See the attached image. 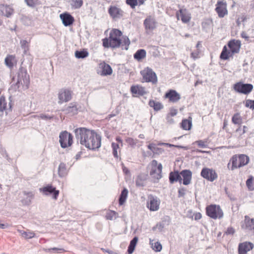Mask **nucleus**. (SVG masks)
<instances>
[{"label":"nucleus","instance_id":"obj_1","mask_svg":"<svg viewBox=\"0 0 254 254\" xmlns=\"http://www.w3.org/2000/svg\"><path fill=\"white\" fill-rule=\"evenodd\" d=\"M77 141L86 148L95 150L101 146V136L94 130L85 127H79L74 130Z\"/></svg>","mask_w":254,"mask_h":254},{"label":"nucleus","instance_id":"obj_2","mask_svg":"<svg viewBox=\"0 0 254 254\" xmlns=\"http://www.w3.org/2000/svg\"><path fill=\"white\" fill-rule=\"evenodd\" d=\"M241 42L239 40L232 39L228 41L227 47L224 46L220 55L221 60L226 61L232 58L234 55L239 53L241 48Z\"/></svg>","mask_w":254,"mask_h":254},{"label":"nucleus","instance_id":"obj_3","mask_svg":"<svg viewBox=\"0 0 254 254\" xmlns=\"http://www.w3.org/2000/svg\"><path fill=\"white\" fill-rule=\"evenodd\" d=\"M122 34L121 31L117 29H112V48L125 46V49H128L130 40L127 36H124Z\"/></svg>","mask_w":254,"mask_h":254},{"label":"nucleus","instance_id":"obj_4","mask_svg":"<svg viewBox=\"0 0 254 254\" xmlns=\"http://www.w3.org/2000/svg\"><path fill=\"white\" fill-rule=\"evenodd\" d=\"M249 162V158L248 156L244 154L235 155L230 159L228 168L234 170L246 165Z\"/></svg>","mask_w":254,"mask_h":254},{"label":"nucleus","instance_id":"obj_5","mask_svg":"<svg viewBox=\"0 0 254 254\" xmlns=\"http://www.w3.org/2000/svg\"><path fill=\"white\" fill-rule=\"evenodd\" d=\"M13 80H16V85L19 88L21 85L28 88L29 84V77L26 70L21 67L19 68L17 76L13 77Z\"/></svg>","mask_w":254,"mask_h":254},{"label":"nucleus","instance_id":"obj_6","mask_svg":"<svg viewBox=\"0 0 254 254\" xmlns=\"http://www.w3.org/2000/svg\"><path fill=\"white\" fill-rule=\"evenodd\" d=\"M206 214L213 219H221L224 214L222 209L219 205L210 204L206 207Z\"/></svg>","mask_w":254,"mask_h":254},{"label":"nucleus","instance_id":"obj_7","mask_svg":"<svg viewBox=\"0 0 254 254\" xmlns=\"http://www.w3.org/2000/svg\"><path fill=\"white\" fill-rule=\"evenodd\" d=\"M233 88L238 93L248 95L253 91L254 86L250 83H244L242 81H239L233 85Z\"/></svg>","mask_w":254,"mask_h":254},{"label":"nucleus","instance_id":"obj_8","mask_svg":"<svg viewBox=\"0 0 254 254\" xmlns=\"http://www.w3.org/2000/svg\"><path fill=\"white\" fill-rule=\"evenodd\" d=\"M142 79L146 82H151L156 84L157 82V77L152 69L148 67L144 68L140 71Z\"/></svg>","mask_w":254,"mask_h":254},{"label":"nucleus","instance_id":"obj_9","mask_svg":"<svg viewBox=\"0 0 254 254\" xmlns=\"http://www.w3.org/2000/svg\"><path fill=\"white\" fill-rule=\"evenodd\" d=\"M58 103L62 104L71 100L72 97V91L68 88L61 89L58 94Z\"/></svg>","mask_w":254,"mask_h":254},{"label":"nucleus","instance_id":"obj_10","mask_svg":"<svg viewBox=\"0 0 254 254\" xmlns=\"http://www.w3.org/2000/svg\"><path fill=\"white\" fill-rule=\"evenodd\" d=\"M176 17L178 20H181L183 23H190L191 19V13L184 7L180 8L176 12Z\"/></svg>","mask_w":254,"mask_h":254},{"label":"nucleus","instance_id":"obj_11","mask_svg":"<svg viewBox=\"0 0 254 254\" xmlns=\"http://www.w3.org/2000/svg\"><path fill=\"white\" fill-rule=\"evenodd\" d=\"M200 175L202 178L210 182H213L218 178L217 173L214 169L207 167L202 168Z\"/></svg>","mask_w":254,"mask_h":254},{"label":"nucleus","instance_id":"obj_12","mask_svg":"<svg viewBox=\"0 0 254 254\" xmlns=\"http://www.w3.org/2000/svg\"><path fill=\"white\" fill-rule=\"evenodd\" d=\"M153 168L150 172V175L156 181H158L162 178V166L161 164H158L157 161L153 160L151 163ZM155 182V181H154Z\"/></svg>","mask_w":254,"mask_h":254},{"label":"nucleus","instance_id":"obj_13","mask_svg":"<svg viewBox=\"0 0 254 254\" xmlns=\"http://www.w3.org/2000/svg\"><path fill=\"white\" fill-rule=\"evenodd\" d=\"M60 143L62 148H65L70 146L72 143L73 136L66 131L62 132L60 134Z\"/></svg>","mask_w":254,"mask_h":254},{"label":"nucleus","instance_id":"obj_14","mask_svg":"<svg viewBox=\"0 0 254 254\" xmlns=\"http://www.w3.org/2000/svg\"><path fill=\"white\" fill-rule=\"evenodd\" d=\"M143 25L146 32L154 30L157 26V22L155 18L151 16H148L143 21Z\"/></svg>","mask_w":254,"mask_h":254},{"label":"nucleus","instance_id":"obj_15","mask_svg":"<svg viewBox=\"0 0 254 254\" xmlns=\"http://www.w3.org/2000/svg\"><path fill=\"white\" fill-rule=\"evenodd\" d=\"M40 191L42 192L45 195L53 194L52 198L57 200L59 194V190H57L55 187L52 185H48L39 189Z\"/></svg>","mask_w":254,"mask_h":254},{"label":"nucleus","instance_id":"obj_16","mask_svg":"<svg viewBox=\"0 0 254 254\" xmlns=\"http://www.w3.org/2000/svg\"><path fill=\"white\" fill-rule=\"evenodd\" d=\"M160 200L157 197H154L152 195L148 196L147 201V207L152 211H157L159 209Z\"/></svg>","mask_w":254,"mask_h":254},{"label":"nucleus","instance_id":"obj_17","mask_svg":"<svg viewBox=\"0 0 254 254\" xmlns=\"http://www.w3.org/2000/svg\"><path fill=\"white\" fill-rule=\"evenodd\" d=\"M215 10L220 18H223L228 14L227 3L223 1H217Z\"/></svg>","mask_w":254,"mask_h":254},{"label":"nucleus","instance_id":"obj_18","mask_svg":"<svg viewBox=\"0 0 254 254\" xmlns=\"http://www.w3.org/2000/svg\"><path fill=\"white\" fill-rule=\"evenodd\" d=\"M164 98L168 99L170 102L176 103L180 100L181 95L175 90L170 89L166 92Z\"/></svg>","mask_w":254,"mask_h":254},{"label":"nucleus","instance_id":"obj_19","mask_svg":"<svg viewBox=\"0 0 254 254\" xmlns=\"http://www.w3.org/2000/svg\"><path fill=\"white\" fill-rule=\"evenodd\" d=\"M254 244L249 242L240 243L238 246L239 254H248L247 253L254 248Z\"/></svg>","mask_w":254,"mask_h":254},{"label":"nucleus","instance_id":"obj_20","mask_svg":"<svg viewBox=\"0 0 254 254\" xmlns=\"http://www.w3.org/2000/svg\"><path fill=\"white\" fill-rule=\"evenodd\" d=\"M60 17L65 26L71 25L74 21V17L68 12L61 14Z\"/></svg>","mask_w":254,"mask_h":254},{"label":"nucleus","instance_id":"obj_21","mask_svg":"<svg viewBox=\"0 0 254 254\" xmlns=\"http://www.w3.org/2000/svg\"><path fill=\"white\" fill-rule=\"evenodd\" d=\"M14 9L9 5L0 4V13L7 17H10L13 13Z\"/></svg>","mask_w":254,"mask_h":254},{"label":"nucleus","instance_id":"obj_22","mask_svg":"<svg viewBox=\"0 0 254 254\" xmlns=\"http://www.w3.org/2000/svg\"><path fill=\"white\" fill-rule=\"evenodd\" d=\"M11 97L9 98V102L7 105V102L5 97L3 96H1L0 97V112H3L4 111L6 112L7 110L10 111L11 110L12 100H11Z\"/></svg>","mask_w":254,"mask_h":254},{"label":"nucleus","instance_id":"obj_23","mask_svg":"<svg viewBox=\"0 0 254 254\" xmlns=\"http://www.w3.org/2000/svg\"><path fill=\"white\" fill-rule=\"evenodd\" d=\"M181 176L183 177V183L184 185H189L192 178V173L189 170H184L180 172Z\"/></svg>","mask_w":254,"mask_h":254},{"label":"nucleus","instance_id":"obj_24","mask_svg":"<svg viewBox=\"0 0 254 254\" xmlns=\"http://www.w3.org/2000/svg\"><path fill=\"white\" fill-rule=\"evenodd\" d=\"M130 91L131 93L136 96H143L146 94L145 88L140 85H132L130 87Z\"/></svg>","mask_w":254,"mask_h":254},{"label":"nucleus","instance_id":"obj_25","mask_svg":"<svg viewBox=\"0 0 254 254\" xmlns=\"http://www.w3.org/2000/svg\"><path fill=\"white\" fill-rule=\"evenodd\" d=\"M192 119L191 117L183 119L181 123V127L185 130H190L192 127Z\"/></svg>","mask_w":254,"mask_h":254},{"label":"nucleus","instance_id":"obj_26","mask_svg":"<svg viewBox=\"0 0 254 254\" xmlns=\"http://www.w3.org/2000/svg\"><path fill=\"white\" fill-rule=\"evenodd\" d=\"M149 106L153 109V110L158 112L163 109L164 108V105L163 104L159 101H157L153 99H150L148 102Z\"/></svg>","mask_w":254,"mask_h":254},{"label":"nucleus","instance_id":"obj_27","mask_svg":"<svg viewBox=\"0 0 254 254\" xmlns=\"http://www.w3.org/2000/svg\"><path fill=\"white\" fill-rule=\"evenodd\" d=\"M169 181L171 184L174 183L175 182L179 181L181 183L182 178L181 176L180 173L178 171L171 172L169 174Z\"/></svg>","mask_w":254,"mask_h":254},{"label":"nucleus","instance_id":"obj_28","mask_svg":"<svg viewBox=\"0 0 254 254\" xmlns=\"http://www.w3.org/2000/svg\"><path fill=\"white\" fill-rule=\"evenodd\" d=\"M99 68L102 70L100 73L101 75H107L111 74V67L105 63H101L99 64Z\"/></svg>","mask_w":254,"mask_h":254},{"label":"nucleus","instance_id":"obj_29","mask_svg":"<svg viewBox=\"0 0 254 254\" xmlns=\"http://www.w3.org/2000/svg\"><path fill=\"white\" fill-rule=\"evenodd\" d=\"M23 194L26 196V197L22 200V202L24 205H28L31 203L34 194L32 191H24Z\"/></svg>","mask_w":254,"mask_h":254},{"label":"nucleus","instance_id":"obj_30","mask_svg":"<svg viewBox=\"0 0 254 254\" xmlns=\"http://www.w3.org/2000/svg\"><path fill=\"white\" fill-rule=\"evenodd\" d=\"M66 114L74 115L77 113V108L76 103L73 102L69 104V106L64 110Z\"/></svg>","mask_w":254,"mask_h":254},{"label":"nucleus","instance_id":"obj_31","mask_svg":"<svg viewBox=\"0 0 254 254\" xmlns=\"http://www.w3.org/2000/svg\"><path fill=\"white\" fill-rule=\"evenodd\" d=\"M243 228L249 231L254 230V219H250L246 217L245 226Z\"/></svg>","mask_w":254,"mask_h":254},{"label":"nucleus","instance_id":"obj_32","mask_svg":"<svg viewBox=\"0 0 254 254\" xmlns=\"http://www.w3.org/2000/svg\"><path fill=\"white\" fill-rule=\"evenodd\" d=\"M147 147L154 154H159L162 153L164 151L163 149L159 147L158 145H156V144L153 143H150L147 146Z\"/></svg>","mask_w":254,"mask_h":254},{"label":"nucleus","instance_id":"obj_33","mask_svg":"<svg viewBox=\"0 0 254 254\" xmlns=\"http://www.w3.org/2000/svg\"><path fill=\"white\" fill-rule=\"evenodd\" d=\"M146 52L144 49L137 50L134 54V58L138 61H140L146 57Z\"/></svg>","mask_w":254,"mask_h":254},{"label":"nucleus","instance_id":"obj_34","mask_svg":"<svg viewBox=\"0 0 254 254\" xmlns=\"http://www.w3.org/2000/svg\"><path fill=\"white\" fill-rule=\"evenodd\" d=\"M147 175H138L135 180L136 185L138 187L144 186L147 179Z\"/></svg>","mask_w":254,"mask_h":254},{"label":"nucleus","instance_id":"obj_35","mask_svg":"<svg viewBox=\"0 0 254 254\" xmlns=\"http://www.w3.org/2000/svg\"><path fill=\"white\" fill-rule=\"evenodd\" d=\"M124 15V11L119 8L112 7V17L120 18Z\"/></svg>","mask_w":254,"mask_h":254},{"label":"nucleus","instance_id":"obj_36","mask_svg":"<svg viewBox=\"0 0 254 254\" xmlns=\"http://www.w3.org/2000/svg\"><path fill=\"white\" fill-rule=\"evenodd\" d=\"M127 195L128 190L126 188H124L121 192L119 200V203L120 205H122L125 203Z\"/></svg>","mask_w":254,"mask_h":254},{"label":"nucleus","instance_id":"obj_37","mask_svg":"<svg viewBox=\"0 0 254 254\" xmlns=\"http://www.w3.org/2000/svg\"><path fill=\"white\" fill-rule=\"evenodd\" d=\"M138 239V237H135L130 242L129 246L127 249V253L128 254H131L136 247V245L137 243Z\"/></svg>","mask_w":254,"mask_h":254},{"label":"nucleus","instance_id":"obj_38","mask_svg":"<svg viewBox=\"0 0 254 254\" xmlns=\"http://www.w3.org/2000/svg\"><path fill=\"white\" fill-rule=\"evenodd\" d=\"M243 122V119L239 113L234 114L232 117V122L234 125H241Z\"/></svg>","mask_w":254,"mask_h":254},{"label":"nucleus","instance_id":"obj_39","mask_svg":"<svg viewBox=\"0 0 254 254\" xmlns=\"http://www.w3.org/2000/svg\"><path fill=\"white\" fill-rule=\"evenodd\" d=\"M15 57L13 55L7 56L4 60L5 64L7 66L11 68L13 66V62L15 60Z\"/></svg>","mask_w":254,"mask_h":254},{"label":"nucleus","instance_id":"obj_40","mask_svg":"<svg viewBox=\"0 0 254 254\" xmlns=\"http://www.w3.org/2000/svg\"><path fill=\"white\" fill-rule=\"evenodd\" d=\"M58 174L60 177H64L67 174V170L65 164L61 163L58 168Z\"/></svg>","mask_w":254,"mask_h":254},{"label":"nucleus","instance_id":"obj_41","mask_svg":"<svg viewBox=\"0 0 254 254\" xmlns=\"http://www.w3.org/2000/svg\"><path fill=\"white\" fill-rule=\"evenodd\" d=\"M83 0H71L70 2L71 7L73 9H79L83 5Z\"/></svg>","mask_w":254,"mask_h":254},{"label":"nucleus","instance_id":"obj_42","mask_svg":"<svg viewBox=\"0 0 254 254\" xmlns=\"http://www.w3.org/2000/svg\"><path fill=\"white\" fill-rule=\"evenodd\" d=\"M150 244L152 249L155 252H160L162 249L161 244L158 242H154L153 240H150Z\"/></svg>","mask_w":254,"mask_h":254},{"label":"nucleus","instance_id":"obj_43","mask_svg":"<svg viewBox=\"0 0 254 254\" xmlns=\"http://www.w3.org/2000/svg\"><path fill=\"white\" fill-rule=\"evenodd\" d=\"M18 231L21 234V236L25 239H31L35 236V233L29 230L27 231L18 230Z\"/></svg>","mask_w":254,"mask_h":254},{"label":"nucleus","instance_id":"obj_44","mask_svg":"<svg viewBox=\"0 0 254 254\" xmlns=\"http://www.w3.org/2000/svg\"><path fill=\"white\" fill-rule=\"evenodd\" d=\"M89 53L85 50L76 51L75 52V56L77 59H84L88 57Z\"/></svg>","mask_w":254,"mask_h":254},{"label":"nucleus","instance_id":"obj_45","mask_svg":"<svg viewBox=\"0 0 254 254\" xmlns=\"http://www.w3.org/2000/svg\"><path fill=\"white\" fill-rule=\"evenodd\" d=\"M106 32L109 33V38H105L103 40V45L104 47L108 48L111 46V31L106 30Z\"/></svg>","mask_w":254,"mask_h":254},{"label":"nucleus","instance_id":"obj_46","mask_svg":"<svg viewBox=\"0 0 254 254\" xmlns=\"http://www.w3.org/2000/svg\"><path fill=\"white\" fill-rule=\"evenodd\" d=\"M208 141L207 139L199 140L193 142V144H196L200 148H206L207 146Z\"/></svg>","mask_w":254,"mask_h":254},{"label":"nucleus","instance_id":"obj_47","mask_svg":"<svg viewBox=\"0 0 254 254\" xmlns=\"http://www.w3.org/2000/svg\"><path fill=\"white\" fill-rule=\"evenodd\" d=\"M126 142L130 146L134 147L138 143V140L137 139H134L131 137H127L126 139Z\"/></svg>","mask_w":254,"mask_h":254},{"label":"nucleus","instance_id":"obj_48","mask_svg":"<svg viewBox=\"0 0 254 254\" xmlns=\"http://www.w3.org/2000/svg\"><path fill=\"white\" fill-rule=\"evenodd\" d=\"M20 45L22 49L24 50V53L25 54L29 50V44L28 41L25 40L20 41Z\"/></svg>","mask_w":254,"mask_h":254},{"label":"nucleus","instance_id":"obj_49","mask_svg":"<svg viewBox=\"0 0 254 254\" xmlns=\"http://www.w3.org/2000/svg\"><path fill=\"white\" fill-rule=\"evenodd\" d=\"M26 4L30 7H34L40 4L39 0H24Z\"/></svg>","mask_w":254,"mask_h":254},{"label":"nucleus","instance_id":"obj_50","mask_svg":"<svg viewBox=\"0 0 254 254\" xmlns=\"http://www.w3.org/2000/svg\"><path fill=\"white\" fill-rule=\"evenodd\" d=\"M246 185L250 190H254V187L253 186V178L251 177L246 181Z\"/></svg>","mask_w":254,"mask_h":254},{"label":"nucleus","instance_id":"obj_51","mask_svg":"<svg viewBox=\"0 0 254 254\" xmlns=\"http://www.w3.org/2000/svg\"><path fill=\"white\" fill-rule=\"evenodd\" d=\"M178 113L177 109L171 108L170 110L169 113L167 114L166 119L169 120L170 118L176 116Z\"/></svg>","mask_w":254,"mask_h":254},{"label":"nucleus","instance_id":"obj_52","mask_svg":"<svg viewBox=\"0 0 254 254\" xmlns=\"http://www.w3.org/2000/svg\"><path fill=\"white\" fill-rule=\"evenodd\" d=\"M126 3L132 8H134L138 5L137 0H126Z\"/></svg>","mask_w":254,"mask_h":254},{"label":"nucleus","instance_id":"obj_53","mask_svg":"<svg viewBox=\"0 0 254 254\" xmlns=\"http://www.w3.org/2000/svg\"><path fill=\"white\" fill-rule=\"evenodd\" d=\"M112 147L113 148V154L115 158L117 159H118L119 158V156L118 154V149L119 148V144H115L114 143H112Z\"/></svg>","mask_w":254,"mask_h":254},{"label":"nucleus","instance_id":"obj_54","mask_svg":"<svg viewBox=\"0 0 254 254\" xmlns=\"http://www.w3.org/2000/svg\"><path fill=\"white\" fill-rule=\"evenodd\" d=\"M21 21L24 24L27 25H28L31 23L30 19L28 17L25 16V15L22 16V17L21 18Z\"/></svg>","mask_w":254,"mask_h":254},{"label":"nucleus","instance_id":"obj_55","mask_svg":"<svg viewBox=\"0 0 254 254\" xmlns=\"http://www.w3.org/2000/svg\"><path fill=\"white\" fill-rule=\"evenodd\" d=\"M245 106L251 109H254V100H247L245 102Z\"/></svg>","mask_w":254,"mask_h":254},{"label":"nucleus","instance_id":"obj_56","mask_svg":"<svg viewBox=\"0 0 254 254\" xmlns=\"http://www.w3.org/2000/svg\"><path fill=\"white\" fill-rule=\"evenodd\" d=\"M242 131V126L241 125H239L238 127L235 130L234 132L236 134V135L240 137L243 135L240 134Z\"/></svg>","mask_w":254,"mask_h":254},{"label":"nucleus","instance_id":"obj_57","mask_svg":"<svg viewBox=\"0 0 254 254\" xmlns=\"http://www.w3.org/2000/svg\"><path fill=\"white\" fill-rule=\"evenodd\" d=\"M235 232V229L232 227H228L225 232V234L228 235H233Z\"/></svg>","mask_w":254,"mask_h":254},{"label":"nucleus","instance_id":"obj_58","mask_svg":"<svg viewBox=\"0 0 254 254\" xmlns=\"http://www.w3.org/2000/svg\"><path fill=\"white\" fill-rule=\"evenodd\" d=\"M39 118H40L41 119L45 120H48L53 119V117L52 116H49L48 115H46L45 114H41Z\"/></svg>","mask_w":254,"mask_h":254},{"label":"nucleus","instance_id":"obj_59","mask_svg":"<svg viewBox=\"0 0 254 254\" xmlns=\"http://www.w3.org/2000/svg\"><path fill=\"white\" fill-rule=\"evenodd\" d=\"M191 57L193 58L194 60L198 59L199 58V52L197 51L195 52H192L191 53Z\"/></svg>","mask_w":254,"mask_h":254},{"label":"nucleus","instance_id":"obj_60","mask_svg":"<svg viewBox=\"0 0 254 254\" xmlns=\"http://www.w3.org/2000/svg\"><path fill=\"white\" fill-rule=\"evenodd\" d=\"M193 217L195 220H198L202 218V215L200 212H196L193 214Z\"/></svg>","mask_w":254,"mask_h":254},{"label":"nucleus","instance_id":"obj_61","mask_svg":"<svg viewBox=\"0 0 254 254\" xmlns=\"http://www.w3.org/2000/svg\"><path fill=\"white\" fill-rule=\"evenodd\" d=\"M44 251L46 252H50L51 251H54L56 252V251H64V250L63 249H59V248H50V249H44Z\"/></svg>","mask_w":254,"mask_h":254},{"label":"nucleus","instance_id":"obj_62","mask_svg":"<svg viewBox=\"0 0 254 254\" xmlns=\"http://www.w3.org/2000/svg\"><path fill=\"white\" fill-rule=\"evenodd\" d=\"M186 190L184 189H180L178 191L179 197L184 196L185 194Z\"/></svg>","mask_w":254,"mask_h":254},{"label":"nucleus","instance_id":"obj_63","mask_svg":"<svg viewBox=\"0 0 254 254\" xmlns=\"http://www.w3.org/2000/svg\"><path fill=\"white\" fill-rule=\"evenodd\" d=\"M241 36L242 38L245 39L246 40H249V37L248 36L247 34L245 31H243L241 33Z\"/></svg>","mask_w":254,"mask_h":254},{"label":"nucleus","instance_id":"obj_64","mask_svg":"<svg viewBox=\"0 0 254 254\" xmlns=\"http://www.w3.org/2000/svg\"><path fill=\"white\" fill-rule=\"evenodd\" d=\"M243 131L241 132L240 134H245L248 130V127L246 126H243L242 127Z\"/></svg>","mask_w":254,"mask_h":254}]
</instances>
